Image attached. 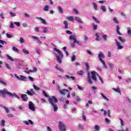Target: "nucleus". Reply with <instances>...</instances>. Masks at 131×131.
Wrapping results in <instances>:
<instances>
[{
  "label": "nucleus",
  "mask_w": 131,
  "mask_h": 131,
  "mask_svg": "<svg viewBox=\"0 0 131 131\" xmlns=\"http://www.w3.org/2000/svg\"><path fill=\"white\" fill-rule=\"evenodd\" d=\"M20 98L24 102H26L28 100V97L26 94H21Z\"/></svg>",
  "instance_id": "nucleus-8"
},
{
  "label": "nucleus",
  "mask_w": 131,
  "mask_h": 131,
  "mask_svg": "<svg viewBox=\"0 0 131 131\" xmlns=\"http://www.w3.org/2000/svg\"><path fill=\"white\" fill-rule=\"evenodd\" d=\"M113 20L114 21L115 23L116 24H119V21L117 20V17H114L113 18Z\"/></svg>",
  "instance_id": "nucleus-29"
},
{
  "label": "nucleus",
  "mask_w": 131,
  "mask_h": 131,
  "mask_svg": "<svg viewBox=\"0 0 131 131\" xmlns=\"http://www.w3.org/2000/svg\"><path fill=\"white\" fill-rule=\"evenodd\" d=\"M92 4L93 5L94 10L97 11V7H98L97 5H96V4L95 3H93Z\"/></svg>",
  "instance_id": "nucleus-24"
},
{
  "label": "nucleus",
  "mask_w": 131,
  "mask_h": 131,
  "mask_svg": "<svg viewBox=\"0 0 131 131\" xmlns=\"http://www.w3.org/2000/svg\"><path fill=\"white\" fill-rule=\"evenodd\" d=\"M91 75H92V79H93V80L96 81L97 79H96V77L95 73L93 72H91Z\"/></svg>",
  "instance_id": "nucleus-13"
},
{
  "label": "nucleus",
  "mask_w": 131,
  "mask_h": 131,
  "mask_svg": "<svg viewBox=\"0 0 131 131\" xmlns=\"http://www.w3.org/2000/svg\"><path fill=\"white\" fill-rule=\"evenodd\" d=\"M49 9V6L48 5L45 6V7H44V11H48Z\"/></svg>",
  "instance_id": "nucleus-37"
},
{
  "label": "nucleus",
  "mask_w": 131,
  "mask_h": 131,
  "mask_svg": "<svg viewBox=\"0 0 131 131\" xmlns=\"http://www.w3.org/2000/svg\"><path fill=\"white\" fill-rule=\"evenodd\" d=\"M77 87H78V89L80 90H82L83 91L84 90V88H82L81 86L77 85Z\"/></svg>",
  "instance_id": "nucleus-51"
},
{
  "label": "nucleus",
  "mask_w": 131,
  "mask_h": 131,
  "mask_svg": "<svg viewBox=\"0 0 131 131\" xmlns=\"http://www.w3.org/2000/svg\"><path fill=\"white\" fill-rule=\"evenodd\" d=\"M93 28L94 30H96L98 28V25H95V24H93Z\"/></svg>",
  "instance_id": "nucleus-32"
},
{
  "label": "nucleus",
  "mask_w": 131,
  "mask_h": 131,
  "mask_svg": "<svg viewBox=\"0 0 131 131\" xmlns=\"http://www.w3.org/2000/svg\"><path fill=\"white\" fill-rule=\"evenodd\" d=\"M118 39L120 40L121 42H124L125 41V39L121 37V36H119L118 37Z\"/></svg>",
  "instance_id": "nucleus-17"
},
{
  "label": "nucleus",
  "mask_w": 131,
  "mask_h": 131,
  "mask_svg": "<svg viewBox=\"0 0 131 131\" xmlns=\"http://www.w3.org/2000/svg\"><path fill=\"white\" fill-rule=\"evenodd\" d=\"M105 121H106V123H110V120L108 118H105Z\"/></svg>",
  "instance_id": "nucleus-62"
},
{
  "label": "nucleus",
  "mask_w": 131,
  "mask_h": 131,
  "mask_svg": "<svg viewBox=\"0 0 131 131\" xmlns=\"http://www.w3.org/2000/svg\"><path fill=\"white\" fill-rule=\"evenodd\" d=\"M104 58L105 55L103 54V53L102 52H99V54L98 55V58L99 59V61H101V63L102 64V65H103L104 67L105 68H106L107 67L105 62L102 59V58Z\"/></svg>",
  "instance_id": "nucleus-4"
},
{
  "label": "nucleus",
  "mask_w": 131,
  "mask_h": 131,
  "mask_svg": "<svg viewBox=\"0 0 131 131\" xmlns=\"http://www.w3.org/2000/svg\"><path fill=\"white\" fill-rule=\"evenodd\" d=\"M88 82L90 84H93L92 81L91 79V75H90V72L88 73Z\"/></svg>",
  "instance_id": "nucleus-10"
},
{
  "label": "nucleus",
  "mask_w": 131,
  "mask_h": 131,
  "mask_svg": "<svg viewBox=\"0 0 131 131\" xmlns=\"http://www.w3.org/2000/svg\"><path fill=\"white\" fill-rule=\"evenodd\" d=\"M48 101L53 107L54 111L57 112L58 111V106L56 103L58 102L57 98L55 96H52V97L48 99Z\"/></svg>",
  "instance_id": "nucleus-1"
},
{
  "label": "nucleus",
  "mask_w": 131,
  "mask_h": 131,
  "mask_svg": "<svg viewBox=\"0 0 131 131\" xmlns=\"http://www.w3.org/2000/svg\"><path fill=\"white\" fill-rule=\"evenodd\" d=\"M58 127L59 130L60 131H66V125L64 124L62 122L59 121L58 122Z\"/></svg>",
  "instance_id": "nucleus-5"
},
{
  "label": "nucleus",
  "mask_w": 131,
  "mask_h": 131,
  "mask_svg": "<svg viewBox=\"0 0 131 131\" xmlns=\"http://www.w3.org/2000/svg\"><path fill=\"white\" fill-rule=\"evenodd\" d=\"M42 93L43 94V95H44L46 97V98H49V95H48L47 92H45V91H42Z\"/></svg>",
  "instance_id": "nucleus-21"
},
{
  "label": "nucleus",
  "mask_w": 131,
  "mask_h": 131,
  "mask_svg": "<svg viewBox=\"0 0 131 131\" xmlns=\"http://www.w3.org/2000/svg\"><path fill=\"white\" fill-rule=\"evenodd\" d=\"M36 19H39V20H40V21L41 22V23H42V24L47 25L46 20H45L44 19L42 18V17H36Z\"/></svg>",
  "instance_id": "nucleus-11"
},
{
  "label": "nucleus",
  "mask_w": 131,
  "mask_h": 131,
  "mask_svg": "<svg viewBox=\"0 0 131 131\" xmlns=\"http://www.w3.org/2000/svg\"><path fill=\"white\" fill-rule=\"evenodd\" d=\"M69 39L70 40H74V42H77V39H76V35L74 36V35H70Z\"/></svg>",
  "instance_id": "nucleus-12"
},
{
  "label": "nucleus",
  "mask_w": 131,
  "mask_h": 131,
  "mask_svg": "<svg viewBox=\"0 0 131 131\" xmlns=\"http://www.w3.org/2000/svg\"><path fill=\"white\" fill-rule=\"evenodd\" d=\"M79 128L81 130H83L84 129V127L83 125L79 124Z\"/></svg>",
  "instance_id": "nucleus-52"
},
{
  "label": "nucleus",
  "mask_w": 131,
  "mask_h": 131,
  "mask_svg": "<svg viewBox=\"0 0 131 131\" xmlns=\"http://www.w3.org/2000/svg\"><path fill=\"white\" fill-rule=\"evenodd\" d=\"M20 42L21 43H23L25 42V40H24V38H23V37H20Z\"/></svg>",
  "instance_id": "nucleus-47"
},
{
  "label": "nucleus",
  "mask_w": 131,
  "mask_h": 131,
  "mask_svg": "<svg viewBox=\"0 0 131 131\" xmlns=\"http://www.w3.org/2000/svg\"><path fill=\"white\" fill-rule=\"evenodd\" d=\"M55 51L57 52V53L59 54V56H56V58L57 59V61L59 63H62V59L60 58H62L63 56V55L62 54V52L59 50V49H58L57 48H55L54 49Z\"/></svg>",
  "instance_id": "nucleus-3"
},
{
  "label": "nucleus",
  "mask_w": 131,
  "mask_h": 131,
  "mask_svg": "<svg viewBox=\"0 0 131 131\" xmlns=\"http://www.w3.org/2000/svg\"><path fill=\"white\" fill-rule=\"evenodd\" d=\"M29 109L33 112L35 111V106H34V104L32 101L29 102Z\"/></svg>",
  "instance_id": "nucleus-6"
},
{
  "label": "nucleus",
  "mask_w": 131,
  "mask_h": 131,
  "mask_svg": "<svg viewBox=\"0 0 131 131\" xmlns=\"http://www.w3.org/2000/svg\"><path fill=\"white\" fill-rule=\"evenodd\" d=\"M77 74L79 75H82L83 74V71L81 70L79 72H77Z\"/></svg>",
  "instance_id": "nucleus-46"
},
{
  "label": "nucleus",
  "mask_w": 131,
  "mask_h": 131,
  "mask_svg": "<svg viewBox=\"0 0 131 131\" xmlns=\"http://www.w3.org/2000/svg\"><path fill=\"white\" fill-rule=\"evenodd\" d=\"M12 50L13 51L15 52H19V50L15 47H12Z\"/></svg>",
  "instance_id": "nucleus-28"
},
{
  "label": "nucleus",
  "mask_w": 131,
  "mask_h": 131,
  "mask_svg": "<svg viewBox=\"0 0 131 131\" xmlns=\"http://www.w3.org/2000/svg\"><path fill=\"white\" fill-rule=\"evenodd\" d=\"M7 116H8V117H10V118L14 117V116L12 114H8Z\"/></svg>",
  "instance_id": "nucleus-54"
},
{
  "label": "nucleus",
  "mask_w": 131,
  "mask_h": 131,
  "mask_svg": "<svg viewBox=\"0 0 131 131\" xmlns=\"http://www.w3.org/2000/svg\"><path fill=\"white\" fill-rule=\"evenodd\" d=\"M119 30H120V27L119 26H117V28H116V31H117V34L120 35H121V33H120Z\"/></svg>",
  "instance_id": "nucleus-18"
},
{
  "label": "nucleus",
  "mask_w": 131,
  "mask_h": 131,
  "mask_svg": "<svg viewBox=\"0 0 131 131\" xmlns=\"http://www.w3.org/2000/svg\"><path fill=\"white\" fill-rule=\"evenodd\" d=\"M96 40L98 41H100V36L98 33H96Z\"/></svg>",
  "instance_id": "nucleus-27"
},
{
  "label": "nucleus",
  "mask_w": 131,
  "mask_h": 131,
  "mask_svg": "<svg viewBox=\"0 0 131 131\" xmlns=\"http://www.w3.org/2000/svg\"><path fill=\"white\" fill-rule=\"evenodd\" d=\"M116 41V44H117V47H118V50H121L123 49V47L121 45H120V42L118 41L117 40H115Z\"/></svg>",
  "instance_id": "nucleus-9"
},
{
  "label": "nucleus",
  "mask_w": 131,
  "mask_h": 131,
  "mask_svg": "<svg viewBox=\"0 0 131 131\" xmlns=\"http://www.w3.org/2000/svg\"><path fill=\"white\" fill-rule=\"evenodd\" d=\"M30 91L31 92H32V94H34V95H35V94H36V93H35V92L34 91V90L33 89H31V90H30Z\"/></svg>",
  "instance_id": "nucleus-61"
},
{
  "label": "nucleus",
  "mask_w": 131,
  "mask_h": 131,
  "mask_svg": "<svg viewBox=\"0 0 131 131\" xmlns=\"http://www.w3.org/2000/svg\"><path fill=\"white\" fill-rule=\"evenodd\" d=\"M94 128L96 129V130L99 131L100 130V127L98 125H96L94 127Z\"/></svg>",
  "instance_id": "nucleus-35"
},
{
  "label": "nucleus",
  "mask_w": 131,
  "mask_h": 131,
  "mask_svg": "<svg viewBox=\"0 0 131 131\" xmlns=\"http://www.w3.org/2000/svg\"><path fill=\"white\" fill-rule=\"evenodd\" d=\"M101 95L102 97H103L105 100H106L107 101H109V99L107 98L106 96H105V95H104L103 93H101Z\"/></svg>",
  "instance_id": "nucleus-41"
},
{
  "label": "nucleus",
  "mask_w": 131,
  "mask_h": 131,
  "mask_svg": "<svg viewBox=\"0 0 131 131\" xmlns=\"http://www.w3.org/2000/svg\"><path fill=\"white\" fill-rule=\"evenodd\" d=\"M127 29L128 34L130 35L131 34V28L130 27H128L127 28Z\"/></svg>",
  "instance_id": "nucleus-42"
},
{
  "label": "nucleus",
  "mask_w": 131,
  "mask_h": 131,
  "mask_svg": "<svg viewBox=\"0 0 131 131\" xmlns=\"http://www.w3.org/2000/svg\"><path fill=\"white\" fill-rule=\"evenodd\" d=\"M58 10L59 13H60L61 14L63 13V9L62 8V7H61L60 6L58 7Z\"/></svg>",
  "instance_id": "nucleus-20"
},
{
  "label": "nucleus",
  "mask_w": 131,
  "mask_h": 131,
  "mask_svg": "<svg viewBox=\"0 0 131 131\" xmlns=\"http://www.w3.org/2000/svg\"><path fill=\"white\" fill-rule=\"evenodd\" d=\"M66 33L67 34H72V32L71 31L67 30L66 31Z\"/></svg>",
  "instance_id": "nucleus-60"
},
{
  "label": "nucleus",
  "mask_w": 131,
  "mask_h": 131,
  "mask_svg": "<svg viewBox=\"0 0 131 131\" xmlns=\"http://www.w3.org/2000/svg\"><path fill=\"white\" fill-rule=\"evenodd\" d=\"M7 94L8 96H10V97H13L15 96L16 98L19 99V96H18L15 93H11L9 92L8 90H7V89H4V90H0V95L5 96Z\"/></svg>",
  "instance_id": "nucleus-2"
},
{
  "label": "nucleus",
  "mask_w": 131,
  "mask_h": 131,
  "mask_svg": "<svg viewBox=\"0 0 131 131\" xmlns=\"http://www.w3.org/2000/svg\"><path fill=\"white\" fill-rule=\"evenodd\" d=\"M63 24L64 25V29H68V21L64 20L63 21Z\"/></svg>",
  "instance_id": "nucleus-19"
},
{
  "label": "nucleus",
  "mask_w": 131,
  "mask_h": 131,
  "mask_svg": "<svg viewBox=\"0 0 131 131\" xmlns=\"http://www.w3.org/2000/svg\"><path fill=\"white\" fill-rule=\"evenodd\" d=\"M102 38L104 39V40L107 41V35H102Z\"/></svg>",
  "instance_id": "nucleus-48"
},
{
  "label": "nucleus",
  "mask_w": 131,
  "mask_h": 131,
  "mask_svg": "<svg viewBox=\"0 0 131 131\" xmlns=\"http://www.w3.org/2000/svg\"><path fill=\"white\" fill-rule=\"evenodd\" d=\"M68 20L70 21H73L74 20V18L73 16H68L67 17Z\"/></svg>",
  "instance_id": "nucleus-15"
},
{
  "label": "nucleus",
  "mask_w": 131,
  "mask_h": 131,
  "mask_svg": "<svg viewBox=\"0 0 131 131\" xmlns=\"http://www.w3.org/2000/svg\"><path fill=\"white\" fill-rule=\"evenodd\" d=\"M33 88H34V90H35L36 91H39L40 90V88L37 87V86H36V85L33 84Z\"/></svg>",
  "instance_id": "nucleus-39"
},
{
  "label": "nucleus",
  "mask_w": 131,
  "mask_h": 131,
  "mask_svg": "<svg viewBox=\"0 0 131 131\" xmlns=\"http://www.w3.org/2000/svg\"><path fill=\"white\" fill-rule=\"evenodd\" d=\"M75 20H76L77 21L79 22V23L82 24V20L81 19V18H80L79 17L75 16Z\"/></svg>",
  "instance_id": "nucleus-14"
},
{
  "label": "nucleus",
  "mask_w": 131,
  "mask_h": 131,
  "mask_svg": "<svg viewBox=\"0 0 131 131\" xmlns=\"http://www.w3.org/2000/svg\"><path fill=\"white\" fill-rule=\"evenodd\" d=\"M76 60V55H73L72 58H71V61H75Z\"/></svg>",
  "instance_id": "nucleus-40"
},
{
  "label": "nucleus",
  "mask_w": 131,
  "mask_h": 131,
  "mask_svg": "<svg viewBox=\"0 0 131 131\" xmlns=\"http://www.w3.org/2000/svg\"><path fill=\"white\" fill-rule=\"evenodd\" d=\"M0 43H2V45H4V43L7 44V42L6 41H4L3 40L0 39Z\"/></svg>",
  "instance_id": "nucleus-56"
},
{
  "label": "nucleus",
  "mask_w": 131,
  "mask_h": 131,
  "mask_svg": "<svg viewBox=\"0 0 131 131\" xmlns=\"http://www.w3.org/2000/svg\"><path fill=\"white\" fill-rule=\"evenodd\" d=\"M26 94L29 96H33L34 95V94L32 92H30L29 90H27Z\"/></svg>",
  "instance_id": "nucleus-23"
},
{
  "label": "nucleus",
  "mask_w": 131,
  "mask_h": 131,
  "mask_svg": "<svg viewBox=\"0 0 131 131\" xmlns=\"http://www.w3.org/2000/svg\"><path fill=\"white\" fill-rule=\"evenodd\" d=\"M4 108L5 109V111H6L7 113H10V111H9L8 107H4Z\"/></svg>",
  "instance_id": "nucleus-44"
},
{
  "label": "nucleus",
  "mask_w": 131,
  "mask_h": 131,
  "mask_svg": "<svg viewBox=\"0 0 131 131\" xmlns=\"http://www.w3.org/2000/svg\"><path fill=\"white\" fill-rule=\"evenodd\" d=\"M39 28L38 27H36V28H34V30L35 31H36L37 32H38L39 31Z\"/></svg>",
  "instance_id": "nucleus-64"
},
{
  "label": "nucleus",
  "mask_w": 131,
  "mask_h": 131,
  "mask_svg": "<svg viewBox=\"0 0 131 131\" xmlns=\"http://www.w3.org/2000/svg\"><path fill=\"white\" fill-rule=\"evenodd\" d=\"M113 91H114L115 92H116L118 93H120V89L119 88H118V89H115V88H113Z\"/></svg>",
  "instance_id": "nucleus-34"
},
{
  "label": "nucleus",
  "mask_w": 131,
  "mask_h": 131,
  "mask_svg": "<svg viewBox=\"0 0 131 131\" xmlns=\"http://www.w3.org/2000/svg\"><path fill=\"white\" fill-rule=\"evenodd\" d=\"M10 14L11 15V16H12V17H15V16H16V15L12 12H10Z\"/></svg>",
  "instance_id": "nucleus-50"
},
{
  "label": "nucleus",
  "mask_w": 131,
  "mask_h": 131,
  "mask_svg": "<svg viewBox=\"0 0 131 131\" xmlns=\"http://www.w3.org/2000/svg\"><path fill=\"white\" fill-rule=\"evenodd\" d=\"M119 119L120 120V124L121 126H123V124H124V123L123 122V121L121 118H119Z\"/></svg>",
  "instance_id": "nucleus-49"
},
{
  "label": "nucleus",
  "mask_w": 131,
  "mask_h": 131,
  "mask_svg": "<svg viewBox=\"0 0 131 131\" xmlns=\"http://www.w3.org/2000/svg\"><path fill=\"white\" fill-rule=\"evenodd\" d=\"M93 19H94V21H96V23L97 24H100V21H99L98 20H97V18H96V17H95L93 16Z\"/></svg>",
  "instance_id": "nucleus-25"
},
{
  "label": "nucleus",
  "mask_w": 131,
  "mask_h": 131,
  "mask_svg": "<svg viewBox=\"0 0 131 131\" xmlns=\"http://www.w3.org/2000/svg\"><path fill=\"white\" fill-rule=\"evenodd\" d=\"M7 57H8V60L12 61H14V59H13L12 57L10 56L9 55H7Z\"/></svg>",
  "instance_id": "nucleus-36"
},
{
  "label": "nucleus",
  "mask_w": 131,
  "mask_h": 131,
  "mask_svg": "<svg viewBox=\"0 0 131 131\" xmlns=\"http://www.w3.org/2000/svg\"><path fill=\"white\" fill-rule=\"evenodd\" d=\"M32 38L34 40H39L38 37L36 36H32Z\"/></svg>",
  "instance_id": "nucleus-45"
},
{
  "label": "nucleus",
  "mask_w": 131,
  "mask_h": 131,
  "mask_svg": "<svg viewBox=\"0 0 131 131\" xmlns=\"http://www.w3.org/2000/svg\"><path fill=\"white\" fill-rule=\"evenodd\" d=\"M55 69L58 70L59 72H63V70L62 68H60L59 66H55Z\"/></svg>",
  "instance_id": "nucleus-16"
},
{
  "label": "nucleus",
  "mask_w": 131,
  "mask_h": 131,
  "mask_svg": "<svg viewBox=\"0 0 131 131\" xmlns=\"http://www.w3.org/2000/svg\"><path fill=\"white\" fill-rule=\"evenodd\" d=\"M6 35H7L8 38H11L12 37V35L11 34H8V33H7Z\"/></svg>",
  "instance_id": "nucleus-59"
},
{
  "label": "nucleus",
  "mask_w": 131,
  "mask_h": 131,
  "mask_svg": "<svg viewBox=\"0 0 131 131\" xmlns=\"http://www.w3.org/2000/svg\"><path fill=\"white\" fill-rule=\"evenodd\" d=\"M14 24H15V25L18 27H19L20 25L19 22H14Z\"/></svg>",
  "instance_id": "nucleus-55"
},
{
  "label": "nucleus",
  "mask_w": 131,
  "mask_h": 131,
  "mask_svg": "<svg viewBox=\"0 0 131 131\" xmlns=\"http://www.w3.org/2000/svg\"><path fill=\"white\" fill-rule=\"evenodd\" d=\"M34 72L38 71V69L36 67H33V70H32Z\"/></svg>",
  "instance_id": "nucleus-63"
},
{
  "label": "nucleus",
  "mask_w": 131,
  "mask_h": 131,
  "mask_svg": "<svg viewBox=\"0 0 131 131\" xmlns=\"http://www.w3.org/2000/svg\"><path fill=\"white\" fill-rule=\"evenodd\" d=\"M23 52L25 54H29V51L25 49H23Z\"/></svg>",
  "instance_id": "nucleus-33"
},
{
  "label": "nucleus",
  "mask_w": 131,
  "mask_h": 131,
  "mask_svg": "<svg viewBox=\"0 0 131 131\" xmlns=\"http://www.w3.org/2000/svg\"><path fill=\"white\" fill-rule=\"evenodd\" d=\"M85 67H86V71H88L89 70V68H90V66H89V63L86 62L85 63Z\"/></svg>",
  "instance_id": "nucleus-26"
},
{
  "label": "nucleus",
  "mask_w": 131,
  "mask_h": 131,
  "mask_svg": "<svg viewBox=\"0 0 131 131\" xmlns=\"http://www.w3.org/2000/svg\"><path fill=\"white\" fill-rule=\"evenodd\" d=\"M66 77L68 78V79H72L73 80H75V77H73V76H69L68 75H66Z\"/></svg>",
  "instance_id": "nucleus-22"
},
{
  "label": "nucleus",
  "mask_w": 131,
  "mask_h": 131,
  "mask_svg": "<svg viewBox=\"0 0 131 131\" xmlns=\"http://www.w3.org/2000/svg\"><path fill=\"white\" fill-rule=\"evenodd\" d=\"M58 92H59V93L61 95H66V92H68V93L69 92V91L68 90H65V89L60 90V87L58 88Z\"/></svg>",
  "instance_id": "nucleus-7"
},
{
  "label": "nucleus",
  "mask_w": 131,
  "mask_h": 131,
  "mask_svg": "<svg viewBox=\"0 0 131 131\" xmlns=\"http://www.w3.org/2000/svg\"><path fill=\"white\" fill-rule=\"evenodd\" d=\"M6 123V121L4 120H2V126H5V123Z\"/></svg>",
  "instance_id": "nucleus-53"
},
{
  "label": "nucleus",
  "mask_w": 131,
  "mask_h": 131,
  "mask_svg": "<svg viewBox=\"0 0 131 131\" xmlns=\"http://www.w3.org/2000/svg\"><path fill=\"white\" fill-rule=\"evenodd\" d=\"M20 79H19V80H26V77L23 76V75H20Z\"/></svg>",
  "instance_id": "nucleus-30"
},
{
  "label": "nucleus",
  "mask_w": 131,
  "mask_h": 131,
  "mask_svg": "<svg viewBox=\"0 0 131 131\" xmlns=\"http://www.w3.org/2000/svg\"><path fill=\"white\" fill-rule=\"evenodd\" d=\"M10 28H14V24L12 23H10Z\"/></svg>",
  "instance_id": "nucleus-58"
},
{
  "label": "nucleus",
  "mask_w": 131,
  "mask_h": 131,
  "mask_svg": "<svg viewBox=\"0 0 131 131\" xmlns=\"http://www.w3.org/2000/svg\"><path fill=\"white\" fill-rule=\"evenodd\" d=\"M47 32H48V29L47 28L43 29V33H47Z\"/></svg>",
  "instance_id": "nucleus-57"
},
{
  "label": "nucleus",
  "mask_w": 131,
  "mask_h": 131,
  "mask_svg": "<svg viewBox=\"0 0 131 131\" xmlns=\"http://www.w3.org/2000/svg\"><path fill=\"white\" fill-rule=\"evenodd\" d=\"M24 72H25L26 73L29 74L30 73H34V71H33V70H28V71H24Z\"/></svg>",
  "instance_id": "nucleus-38"
},
{
  "label": "nucleus",
  "mask_w": 131,
  "mask_h": 131,
  "mask_svg": "<svg viewBox=\"0 0 131 131\" xmlns=\"http://www.w3.org/2000/svg\"><path fill=\"white\" fill-rule=\"evenodd\" d=\"M101 9L104 12L106 11V7L105 6H102L101 7Z\"/></svg>",
  "instance_id": "nucleus-31"
},
{
  "label": "nucleus",
  "mask_w": 131,
  "mask_h": 131,
  "mask_svg": "<svg viewBox=\"0 0 131 131\" xmlns=\"http://www.w3.org/2000/svg\"><path fill=\"white\" fill-rule=\"evenodd\" d=\"M36 52L38 53V54L40 55V53H41L40 49L37 48H36Z\"/></svg>",
  "instance_id": "nucleus-43"
}]
</instances>
